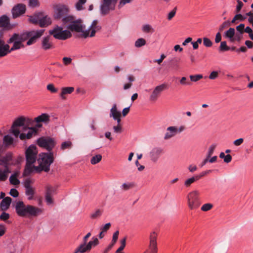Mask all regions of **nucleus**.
I'll return each instance as SVG.
<instances>
[{
    "label": "nucleus",
    "mask_w": 253,
    "mask_h": 253,
    "mask_svg": "<svg viewBox=\"0 0 253 253\" xmlns=\"http://www.w3.org/2000/svg\"><path fill=\"white\" fill-rule=\"evenodd\" d=\"M176 11V7H174L173 9L168 14V19L171 20L175 15Z\"/></svg>",
    "instance_id": "e2e57ef3"
},
{
    "label": "nucleus",
    "mask_w": 253,
    "mask_h": 253,
    "mask_svg": "<svg viewBox=\"0 0 253 253\" xmlns=\"http://www.w3.org/2000/svg\"><path fill=\"white\" fill-rule=\"evenodd\" d=\"M157 238L158 233L156 231H154L150 233L148 247L144 253H157Z\"/></svg>",
    "instance_id": "1a4fd4ad"
},
{
    "label": "nucleus",
    "mask_w": 253,
    "mask_h": 253,
    "mask_svg": "<svg viewBox=\"0 0 253 253\" xmlns=\"http://www.w3.org/2000/svg\"><path fill=\"white\" fill-rule=\"evenodd\" d=\"M9 248L11 253H21V248L17 245L11 244Z\"/></svg>",
    "instance_id": "e433bc0d"
},
{
    "label": "nucleus",
    "mask_w": 253,
    "mask_h": 253,
    "mask_svg": "<svg viewBox=\"0 0 253 253\" xmlns=\"http://www.w3.org/2000/svg\"><path fill=\"white\" fill-rule=\"evenodd\" d=\"M29 131L27 134L24 133H22L19 134V138L21 140H25L26 139H31L33 136L37 135L38 133V128H37L35 126V127H31L29 128Z\"/></svg>",
    "instance_id": "4be33fe9"
},
{
    "label": "nucleus",
    "mask_w": 253,
    "mask_h": 253,
    "mask_svg": "<svg viewBox=\"0 0 253 253\" xmlns=\"http://www.w3.org/2000/svg\"><path fill=\"white\" fill-rule=\"evenodd\" d=\"M12 199L9 197H5L2 199L0 204V208L2 211H6L10 207Z\"/></svg>",
    "instance_id": "a878e982"
},
{
    "label": "nucleus",
    "mask_w": 253,
    "mask_h": 253,
    "mask_svg": "<svg viewBox=\"0 0 253 253\" xmlns=\"http://www.w3.org/2000/svg\"><path fill=\"white\" fill-rule=\"evenodd\" d=\"M29 21L34 24H39L41 27H46L51 22L50 19L42 12H38L29 16Z\"/></svg>",
    "instance_id": "39448f33"
},
{
    "label": "nucleus",
    "mask_w": 253,
    "mask_h": 253,
    "mask_svg": "<svg viewBox=\"0 0 253 253\" xmlns=\"http://www.w3.org/2000/svg\"><path fill=\"white\" fill-rule=\"evenodd\" d=\"M10 172L9 168L4 167L3 169H0V181H5L8 177V173Z\"/></svg>",
    "instance_id": "c85d7f7f"
},
{
    "label": "nucleus",
    "mask_w": 253,
    "mask_h": 253,
    "mask_svg": "<svg viewBox=\"0 0 253 253\" xmlns=\"http://www.w3.org/2000/svg\"><path fill=\"white\" fill-rule=\"evenodd\" d=\"M55 144L54 139L50 137H41L37 140V144L40 147L46 149L49 152L54 147Z\"/></svg>",
    "instance_id": "9d476101"
},
{
    "label": "nucleus",
    "mask_w": 253,
    "mask_h": 253,
    "mask_svg": "<svg viewBox=\"0 0 253 253\" xmlns=\"http://www.w3.org/2000/svg\"><path fill=\"white\" fill-rule=\"evenodd\" d=\"M245 18L243 17V16L241 14H236L232 21H231V23H236V21L237 20H240L241 21H243L245 20Z\"/></svg>",
    "instance_id": "49530a36"
},
{
    "label": "nucleus",
    "mask_w": 253,
    "mask_h": 253,
    "mask_svg": "<svg viewBox=\"0 0 253 253\" xmlns=\"http://www.w3.org/2000/svg\"><path fill=\"white\" fill-rule=\"evenodd\" d=\"M146 42L143 38H139L135 42V46L136 47H140L146 44Z\"/></svg>",
    "instance_id": "a19ab883"
},
{
    "label": "nucleus",
    "mask_w": 253,
    "mask_h": 253,
    "mask_svg": "<svg viewBox=\"0 0 253 253\" xmlns=\"http://www.w3.org/2000/svg\"><path fill=\"white\" fill-rule=\"evenodd\" d=\"M180 83L182 85H191V83L190 81H187V79L185 77H182L180 81Z\"/></svg>",
    "instance_id": "69168bd1"
},
{
    "label": "nucleus",
    "mask_w": 253,
    "mask_h": 253,
    "mask_svg": "<svg viewBox=\"0 0 253 253\" xmlns=\"http://www.w3.org/2000/svg\"><path fill=\"white\" fill-rule=\"evenodd\" d=\"M195 181L194 178L193 177L187 179L184 183V185L186 187H189Z\"/></svg>",
    "instance_id": "3c124183"
},
{
    "label": "nucleus",
    "mask_w": 253,
    "mask_h": 253,
    "mask_svg": "<svg viewBox=\"0 0 253 253\" xmlns=\"http://www.w3.org/2000/svg\"><path fill=\"white\" fill-rule=\"evenodd\" d=\"M237 5L236 8V12L239 13L241 11L242 7L244 5V4L240 0H237Z\"/></svg>",
    "instance_id": "4d7b16f0"
},
{
    "label": "nucleus",
    "mask_w": 253,
    "mask_h": 253,
    "mask_svg": "<svg viewBox=\"0 0 253 253\" xmlns=\"http://www.w3.org/2000/svg\"><path fill=\"white\" fill-rule=\"evenodd\" d=\"M163 153V150L160 148H155L150 152L151 160L156 162L160 156Z\"/></svg>",
    "instance_id": "b1692460"
},
{
    "label": "nucleus",
    "mask_w": 253,
    "mask_h": 253,
    "mask_svg": "<svg viewBox=\"0 0 253 253\" xmlns=\"http://www.w3.org/2000/svg\"><path fill=\"white\" fill-rule=\"evenodd\" d=\"M101 29L100 25L98 24V21L94 20L92 22L89 28L87 30H85L83 34H81L78 37L79 38H84V39L89 37H93L95 36L96 32Z\"/></svg>",
    "instance_id": "9b49d317"
},
{
    "label": "nucleus",
    "mask_w": 253,
    "mask_h": 253,
    "mask_svg": "<svg viewBox=\"0 0 253 253\" xmlns=\"http://www.w3.org/2000/svg\"><path fill=\"white\" fill-rule=\"evenodd\" d=\"M134 187V183L132 182L125 183L122 184V188L125 191L128 190Z\"/></svg>",
    "instance_id": "a18cd8bd"
},
{
    "label": "nucleus",
    "mask_w": 253,
    "mask_h": 253,
    "mask_svg": "<svg viewBox=\"0 0 253 253\" xmlns=\"http://www.w3.org/2000/svg\"><path fill=\"white\" fill-rule=\"evenodd\" d=\"M78 252L80 253H84L88 252L90 250L87 248L86 244L82 243L78 248Z\"/></svg>",
    "instance_id": "58836bf2"
},
{
    "label": "nucleus",
    "mask_w": 253,
    "mask_h": 253,
    "mask_svg": "<svg viewBox=\"0 0 253 253\" xmlns=\"http://www.w3.org/2000/svg\"><path fill=\"white\" fill-rule=\"evenodd\" d=\"M9 25V19L6 15L0 17V27L7 28Z\"/></svg>",
    "instance_id": "c756f323"
},
{
    "label": "nucleus",
    "mask_w": 253,
    "mask_h": 253,
    "mask_svg": "<svg viewBox=\"0 0 253 253\" xmlns=\"http://www.w3.org/2000/svg\"><path fill=\"white\" fill-rule=\"evenodd\" d=\"M6 231V227L5 225L0 224V237L3 236Z\"/></svg>",
    "instance_id": "13d9d810"
},
{
    "label": "nucleus",
    "mask_w": 253,
    "mask_h": 253,
    "mask_svg": "<svg viewBox=\"0 0 253 253\" xmlns=\"http://www.w3.org/2000/svg\"><path fill=\"white\" fill-rule=\"evenodd\" d=\"M9 218L10 214L5 212V211H3V212L0 214V220L8 224L11 223V222L8 220Z\"/></svg>",
    "instance_id": "2f4dec72"
},
{
    "label": "nucleus",
    "mask_w": 253,
    "mask_h": 253,
    "mask_svg": "<svg viewBox=\"0 0 253 253\" xmlns=\"http://www.w3.org/2000/svg\"><path fill=\"white\" fill-rule=\"evenodd\" d=\"M219 49L220 50L224 51L229 50L230 48L227 45L226 42L223 41L221 42Z\"/></svg>",
    "instance_id": "8fccbe9b"
},
{
    "label": "nucleus",
    "mask_w": 253,
    "mask_h": 253,
    "mask_svg": "<svg viewBox=\"0 0 253 253\" xmlns=\"http://www.w3.org/2000/svg\"><path fill=\"white\" fill-rule=\"evenodd\" d=\"M47 89L52 93H55L57 91V89L56 88L53 84H49L47 85Z\"/></svg>",
    "instance_id": "052dcab7"
},
{
    "label": "nucleus",
    "mask_w": 253,
    "mask_h": 253,
    "mask_svg": "<svg viewBox=\"0 0 253 253\" xmlns=\"http://www.w3.org/2000/svg\"><path fill=\"white\" fill-rule=\"evenodd\" d=\"M38 151L37 147L34 145L30 146L26 150V165L23 172V176H27L33 172L32 164L37 160Z\"/></svg>",
    "instance_id": "7ed1b4c3"
},
{
    "label": "nucleus",
    "mask_w": 253,
    "mask_h": 253,
    "mask_svg": "<svg viewBox=\"0 0 253 253\" xmlns=\"http://www.w3.org/2000/svg\"><path fill=\"white\" fill-rule=\"evenodd\" d=\"M16 213L20 217L37 216L42 210L30 205H25L23 201H18L14 205Z\"/></svg>",
    "instance_id": "f257e3e1"
},
{
    "label": "nucleus",
    "mask_w": 253,
    "mask_h": 253,
    "mask_svg": "<svg viewBox=\"0 0 253 253\" xmlns=\"http://www.w3.org/2000/svg\"><path fill=\"white\" fill-rule=\"evenodd\" d=\"M3 143L6 146H9L11 145L13 142V138L9 135H6L4 136Z\"/></svg>",
    "instance_id": "4c0bfd02"
},
{
    "label": "nucleus",
    "mask_w": 253,
    "mask_h": 253,
    "mask_svg": "<svg viewBox=\"0 0 253 253\" xmlns=\"http://www.w3.org/2000/svg\"><path fill=\"white\" fill-rule=\"evenodd\" d=\"M72 147V143L71 141H65L61 144V149L64 150L67 149H71Z\"/></svg>",
    "instance_id": "37998d69"
},
{
    "label": "nucleus",
    "mask_w": 253,
    "mask_h": 253,
    "mask_svg": "<svg viewBox=\"0 0 253 253\" xmlns=\"http://www.w3.org/2000/svg\"><path fill=\"white\" fill-rule=\"evenodd\" d=\"M19 174V172L17 171L10 176L9 181L11 184L16 185L20 183L19 180L17 178Z\"/></svg>",
    "instance_id": "7c9ffc66"
},
{
    "label": "nucleus",
    "mask_w": 253,
    "mask_h": 253,
    "mask_svg": "<svg viewBox=\"0 0 253 253\" xmlns=\"http://www.w3.org/2000/svg\"><path fill=\"white\" fill-rule=\"evenodd\" d=\"M63 21L64 23L69 22L67 28L72 32L75 31L83 34V32L85 31L84 30L85 26L84 25L82 20L80 19L75 20L73 16H68L63 19Z\"/></svg>",
    "instance_id": "20e7f679"
},
{
    "label": "nucleus",
    "mask_w": 253,
    "mask_h": 253,
    "mask_svg": "<svg viewBox=\"0 0 253 253\" xmlns=\"http://www.w3.org/2000/svg\"><path fill=\"white\" fill-rule=\"evenodd\" d=\"M24 117L21 116L17 119L14 121L11 127V132L16 137H18L20 134V130L18 128L19 126H24Z\"/></svg>",
    "instance_id": "2eb2a0df"
},
{
    "label": "nucleus",
    "mask_w": 253,
    "mask_h": 253,
    "mask_svg": "<svg viewBox=\"0 0 253 253\" xmlns=\"http://www.w3.org/2000/svg\"><path fill=\"white\" fill-rule=\"evenodd\" d=\"M44 32V30L37 31L34 30L28 32L26 34H24L25 35V37H26V40L28 38H30V39L27 41V44L28 45H30L35 43L36 41V40L41 37L43 35Z\"/></svg>",
    "instance_id": "ddd939ff"
},
{
    "label": "nucleus",
    "mask_w": 253,
    "mask_h": 253,
    "mask_svg": "<svg viewBox=\"0 0 253 253\" xmlns=\"http://www.w3.org/2000/svg\"><path fill=\"white\" fill-rule=\"evenodd\" d=\"M29 5L32 7H35L39 5L38 0H29Z\"/></svg>",
    "instance_id": "bf43d9fd"
},
{
    "label": "nucleus",
    "mask_w": 253,
    "mask_h": 253,
    "mask_svg": "<svg viewBox=\"0 0 253 253\" xmlns=\"http://www.w3.org/2000/svg\"><path fill=\"white\" fill-rule=\"evenodd\" d=\"M41 47L44 50H49L54 47L50 36H47L42 38L41 42Z\"/></svg>",
    "instance_id": "412c9836"
},
{
    "label": "nucleus",
    "mask_w": 253,
    "mask_h": 253,
    "mask_svg": "<svg viewBox=\"0 0 253 253\" xmlns=\"http://www.w3.org/2000/svg\"><path fill=\"white\" fill-rule=\"evenodd\" d=\"M166 88V85L162 84L160 85L157 86L152 91L150 96L149 99L151 101H156L160 96L161 93Z\"/></svg>",
    "instance_id": "f3484780"
},
{
    "label": "nucleus",
    "mask_w": 253,
    "mask_h": 253,
    "mask_svg": "<svg viewBox=\"0 0 253 253\" xmlns=\"http://www.w3.org/2000/svg\"><path fill=\"white\" fill-rule=\"evenodd\" d=\"M142 31L145 33H153L155 30L149 24H145L142 27Z\"/></svg>",
    "instance_id": "473e14b6"
},
{
    "label": "nucleus",
    "mask_w": 253,
    "mask_h": 253,
    "mask_svg": "<svg viewBox=\"0 0 253 253\" xmlns=\"http://www.w3.org/2000/svg\"><path fill=\"white\" fill-rule=\"evenodd\" d=\"M190 78L192 82H197L202 79L203 76L202 75H191Z\"/></svg>",
    "instance_id": "864d4df0"
},
{
    "label": "nucleus",
    "mask_w": 253,
    "mask_h": 253,
    "mask_svg": "<svg viewBox=\"0 0 253 253\" xmlns=\"http://www.w3.org/2000/svg\"><path fill=\"white\" fill-rule=\"evenodd\" d=\"M121 116V112L117 110V105L114 104L110 110V117H113L114 120L117 121L118 125H120Z\"/></svg>",
    "instance_id": "5701e85b"
},
{
    "label": "nucleus",
    "mask_w": 253,
    "mask_h": 253,
    "mask_svg": "<svg viewBox=\"0 0 253 253\" xmlns=\"http://www.w3.org/2000/svg\"><path fill=\"white\" fill-rule=\"evenodd\" d=\"M8 44L5 43L3 39V33L0 31V57L5 56L8 54Z\"/></svg>",
    "instance_id": "6ab92c4d"
},
{
    "label": "nucleus",
    "mask_w": 253,
    "mask_h": 253,
    "mask_svg": "<svg viewBox=\"0 0 253 253\" xmlns=\"http://www.w3.org/2000/svg\"><path fill=\"white\" fill-rule=\"evenodd\" d=\"M111 226L110 223H107L100 228V230L105 233L110 228Z\"/></svg>",
    "instance_id": "680f3d73"
},
{
    "label": "nucleus",
    "mask_w": 253,
    "mask_h": 253,
    "mask_svg": "<svg viewBox=\"0 0 253 253\" xmlns=\"http://www.w3.org/2000/svg\"><path fill=\"white\" fill-rule=\"evenodd\" d=\"M126 237H125L120 241L121 246L118 249L122 251L124 249L126 245Z\"/></svg>",
    "instance_id": "6e6d98bb"
},
{
    "label": "nucleus",
    "mask_w": 253,
    "mask_h": 253,
    "mask_svg": "<svg viewBox=\"0 0 253 253\" xmlns=\"http://www.w3.org/2000/svg\"><path fill=\"white\" fill-rule=\"evenodd\" d=\"M74 91L73 87H64L61 88V91L60 93V97L65 100L66 99V95L72 93Z\"/></svg>",
    "instance_id": "cd10ccee"
},
{
    "label": "nucleus",
    "mask_w": 253,
    "mask_h": 253,
    "mask_svg": "<svg viewBox=\"0 0 253 253\" xmlns=\"http://www.w3.org/2000/svg\"><path fill=\"white\" fill-rule=\"evenodd\" d=\"M9 194L13 197H17L19 195L18 191L14 188H12L10 190Z\"/></svg>",
    "instance_id": "0e129e2a"
},
{
    "label": "nucleus",
    "mask_w": 253,
    "mask_h": 253,
    "mask_svg": "<svg viewBox=\"0 0 253 253\" xmlns=\"http://www.w3.org/2000/svg\"><path fill=\"white\" fill-rule=\"evenodd\" d=\"M24 128L27 127L28 128H30L29 126L34 125V123H35V119L33 120L29 118H26L24 117Z\"/></svg>",
    "instance_id": "f704fd0d"
},
{
    "label": "nucleus",
    "mask_w": 253,
    "mask_h": 253,
    "mask_svg": "<svg viewBox=\"0 0 253 253\" xmlns=\"http://www.w3.org/2000/svg\"><path fill=\"white\" fill-rule=\"evenodd\" d=\"M49 33L53 37L60 40H65L72 36V34L68 30H63L61 27L56 26L53 29L49 30Z\"/></svg>",
    "instance_id": "6e6552de"
},
{
    "label": "nucleus",
    "mask_w": 253,
    "mask_h": 253,
    "mask_svg": "<svg viewBox=\"0 0 253 253\" xmlns=\"http://www.w3.org/2000/svg\"><path fill=\"white\" fill-rule=\"evenodd\" d=\"M164 137V139L166 140L170 139L177 134L176 126H169L167 128Z\"/></svg>",
    "instance_id": "393cba45"
},
{
    "label": "nucleus",
    "mask_w": 253,
    "mask_h": 253,
    "mask_svg": "<svg viewBox=\"0 0 253 253\" xmlns=\"http://www.w3.org/2000/svg\"><path fill=\"white\" fill-rule=\"evenodd\" d=\"M68 8L64 4H57L54 6V17L56 19H59L63 18V19L67 17L68 13Z\"/></svg>",
    "instance_id": "4468645a"
},
{
    "label": "nucleus",
    "mask_w": 253,
    "mask_h": 253,
    "mask_svg": "<svg viewBox=\"0 0 253 253\" xmlns=\"http://www.w3.org/2000/svg\"><path fill=\"white\" fill-rule=\"evenodd\" d=\"M56 188L52 187L51 186H47L46 187L45 195L52 196V194L55 193Z\"/></svg>",
    "instance_id": "c03bdc74"
},
{
    "label": "nucleus",
    "mask_w": 253,
    "mask_h": 253,
    "mask_svg": "<svg viewBox=\"0 0 253 253\" xmlns=\"http://www.w3.org/2000/svg\"><path fill=\"white\" fill-rule=\"evenodd\" d=\"M203 44L206 47H210L212 46V42L208 38H204Z\"/></svg>",
    "instance_id": "603ef678"
},
{
    "label": "nucleus",
    "mask_w": 253,
    "mask_h": 253,
    "mask_svg": "<svg viewBox=\"0 0 253 253\" xmlns=\"http://www.w3.org/2000/svg\"><path fill=\"white\" fill-rule=\"evenodd\" d=\"M103 210L101 209L96 210L94 212L90 214V218L93 219H95L99 218L102 214Z\"/></svg>",
    "instance_id": "c9c22d12"
},
{
    "label": "nucleus",
    "mask_w": 253,
    "mask_h": 253,
    "mask_svg": "<svg viewBox=\"0 0 253 253\" xmlns=\"http://www.w3.org/2000/svg\"><path fill=\"white\" fill-rule=\"evenodd\" d=\"M119 234V231L118 230L115 232L113 235L112 241L113 243H116L117 241L118 236Z\"/></svg>",
    "instance_id": "338daca9"
},
{
    "label": "nucleus",
    "mask_w": 253,
    "mask_h": 253,
    "mask_svg": "<svg viewBox=\"0 0 253 253\" xmlns=\"http://www.w3.org/2000/svg\"><path fill=\"white\" fill-rule=\"evenodd\" d=\"M117 1L118 0H102L100 5L101 13L105 15L110 10L114 9Z\"/></svg>",
    "instance_id": "f8f14e48"
},
{
    "label": "nucleus",
    "mask_w": 253,
    "mask_h": 253,
    "mask_svg": "<svg viewBox=\"0 0 253 253\" xmlns=\"http://www.w3.org/2000/svg\"><path fill=\"white\" fill-rule=\"evenodd\" d=\"M235 35V29L233 28H230L225 33V36L230 39L231 42H233V38Z\"/></svg>",
    "instance_id": "72a5a7b5"
},
{
    "label": "nucleus",
    "mask_w": 253,
    "mask_h": 253,
    "mask_svg": "<svg viewBox=\"0 0 253 253\" xmlns=\"http://www.w3.org/2000/svg\"><path fill=\"white\" fill-rule=\"evenodd\" d=\"M86 2V0H79L76 3L75 6L77 10L80 11L84 9L83 5Z\"/></svg>",
    "instance_id": "ea45409f"
},
{
    "label": "nucleus",
    "mask_w": 253,
    "mask_h": 253,
    "mask_svg": "<svg viewBox=\"0 0 253 253\" xmlns=\"http://www.w3.org/2000/svg\"><path fill=\"white\" fill-rule=\"evenodd\" d=\"M213 205L210 203H207L202 206L201 210L204 211H207L212 209Z\"/></svg>",
    "instance_id": "09e8293b"
},
{
    "label": "nucleus",
    "mask_w": 253,
    "mask_h": 253,
    "mask_svg": "<svg viewBox=\"0 0 253 253\" xmlns=\"http://www.w3.org/2000/svg\"><path fill=\"white\" fill-rule=\"evenodd\" d=\"M53 154L52 152L49 153H43L40 155L38 160L39 166H33V172H40L42 171L48 172L50 169V166L53 162Z\"/></svg>",
    "instance_id": "f03ea898"
},
{
    "label": "nucleus",
    "mask_w": 253,
    "mask_h": 253,
    "mask_svg": "<svg viewBox=\"0 0 253 253\" xmlns=\"http://www.w3.org/2000/svg\"><path fill=\"white\" fill-rule=\"evenodd\" d=\"M26 6L24 4L19 3L15 5L12 9V16L14 18L22 15L25 12Z\"/></svg>",
    "instance_id": "aec40b11"
},
{
    "label": "nucleus",
    "mask_w": 253,
    "mask_h": 253,
    "mask_svg": "<svg viewBox=\"0 0 253 253\" xmlns=\"http://www.w3.org/2000/svg\"><path fill=\"white\" fill-rule=\"evenodd\" d=\"M218 76V73L217 71H213L211 72L209 76V79L211 80L215 79Z\"/></svg>",
    "instance_id": "774afa93"
},
{
    "label": "nucleus",
    "mask_w": 253,
    "mask_h": 253,
    "mask_svg": "<svg viewBox=\"0 0 253 253\" xmlns=\"http://www.w3.org/2000/svg\"><path fill=\"white\" fill-rule=\"evenodd\" d=\"M216 147V144H212L211 145V146L210 147L208 152L207 154V157L209 158H211V155L213 154V152L214 151V149H215Z\"/></svg>",
    "instance_id": "de8ad7c7"
},
{
    "label": "nucleus",
    "mask_w": 253,
    "mask_h": 253,
    "mask_svg": "<svg viewBox=\"0 0 253 253\" xmlns=\"http://www.w3.org/2000/svg\"><path fill=\"white\" fill-rule=\"evenodd\" d=\"M199 195L200 193L197 190L192 191L187 194V204L190 210L197 209L201 205Z\"/></svg>",
    "instance_id": "0eeeda50"
},
{
    "label": "nucleus",
    "mask_w": 253,
    "mask_h": 253,
    "mask_svg": "<svg viewBox=\"0 0 253 253\" xmlns=\"http://www.w3.org/2000/svg\"><path fill=\"white\" fill-rule=\"evenodd\" d=\"M102 159V156L98 154L93 156L90 160V163L92 165H95L98 163Z\"/></svg>",
    "instance_id": "79ce46f5"
},
{
    "label": "nucleus",
    "mask_w": 253,
    "mask_h": 253,
    "mask_svg": "<svg viewBox=\"0 0 253 253\" xmlns=\"http://www.w3.org/2000/svg\"><path fill=\"white\" fill-rule=\"evenodd\" d=\"M230 25V22L228 21L224 22L219 27L220 32H222L224 29Z\"/></svg>",
    "instance_id": "5fc2aeb1"
},
{
    "label": "nucleus",
    "mask_w": 253,
    "mask_h": 253,
    "mask_svg": "<svg viewBox=\"0 0 253 253\" xmlns=\"http://www.w3.org/2000/svg\"><path fill=\"white\" fill-rule=\"evenodd\" d=\"M26 40V37L25 35H19L18 34H14L10 39L7 41V43H13V46L10 49L8 47V53L11 51L19 49L24 47L23 42Z\"/></svg>",
    "instance_id": "423d86ee"
},
{
    "label": "nucleus",
    "mask_w": 253,
    "mask_h": 253,
    "mask_svg": "<svg viewBox=\"0 0 253 253\" xmlns=\"http://www.w3.org/2000/svg\"><path fill=\"white\" fill-rule=\"evenodd\" d=\"M50 121V116L46 113H43L42 115L35 118V122L36 124L35 126L37 128H41L42 126L41 123L47 124Z\"/></svg>",
    "instance_id": "a211bd4d"
},
{
    "label": "nucleus",
    "mask_w": 253,
    "mask_h": 253,
    "mask_svg": "<svg viewBox=\"0 0 253 253\" xmlns=\"http://www.w3.org/2000/svg\"><path fill=\"white\" fill-rule=\"evenodd\" d=\"M34 181L30 178H27L25 179L23 184L25 188L26 195L28 197V200H32L35 193V190L34 188L31 186V184L33 183Z\"/></svg>",
    "instance_id": "dca6fc26"
},
{
    "label": "nucleus",
    "mask_w": 253,
    "mask_h": 253,
    "mask_svg": "<svg viewBox=\"0 0 253 253\" xmlns=\"http://www.w3.org/2000/svg\"><path fill=\"white\" fill-rule=\"evenodd\" d=\"M2 161L1 162L2 164H3V167L6 168H9V166L11 164V161L12 160V154L11 153H7L5 156H2Z\"/></svg>",
    "instance_id": "bb28decb"
}]
</instances>
